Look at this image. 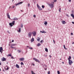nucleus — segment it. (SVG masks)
Here are the masks:
<instances>
[{"label": "nucleus", "mask_w": 74, "mask_h": 74, "mask_svg": "<svg viewBox=\"0 0 74 74\" xmlns=\"http://www.w3.org/2000/svg\"><path fill=\"white\" fill-rule=\"evenodd\" d=\"M54 3V2H51V4H48L49 7L51 8H52L53 7Z\"/></svg>", "instance_id": "f257e3e1"}, {"label": "nucleus", "mask_w": 74, "mask_h": 74, "mask_svg": "<svg viewBox=\"0 0 74 74\" xmlns=\"http://www.w3.org/2000/svg\"><path fill=\"white\" fill-rule=\"evenodd\" d=\"M28 35L29 37V38H31V37H32V32H29Z\"/></svg>", "instance_id": "f03ea898"}, {"label": "nucleus", "mask_w": 74, "mask_h": 74, "mask_svg": "<svg viewBox=\"0 0 74 74\" xmlns=\"http://www.w3.org/2000/svg\"><path fill=\"white\" fill-rule=\"evenodd\" d=\"M33 60H34L36 61V62H38V63H40V61H39V60L36 59V58H33Z\"/></svg>", "instance_id": "7ed1b4c3"}, {"label": "nucleus", "mask_w": 74, "mask_h": 74, "mask_svg": "<svg viewBox=\"0 0 74 74\" xmlns=\"http://www.w3.org/2000/svg\"><path fill=\"white\" fill-rule=\"evenodd\" d=\"M73 63V62L72 61V60H69V64L70 65H71L72 63Z\"/></svg>", "instance_id": "20e7f679"}, {"label": "nucleus", "mask_w": 74, "mask_h": 74, "mask_svg": "<svg viewBox=\"0 0 74 74\" xmlns=\"http://www.w3.org/2000/svg\"><path fill=\"white\" fill-rule=\"evenodd\" d=\"M32 33V34L33 35V36H35L36 35V32L34 31Z\"/></svg>", "instance_id": "39448f33"}, {"label": "nucleus", "mask_w": 74, "mask_h": 74, "mask_svg": "<svg viewBox=\"0 0 74 74\" xmlns=\"http://www.w3.org/2000/svg\"><path fill=\"white\" fill-rule=\"evenodd\" d=\"M7 15L8 16V18H9V19H11V18H10V16L9 13H8L7 14Z\"/></svg>", "instance_id": "423d86ee"}, {"label": "nucleus", "mask_w": 74, "mask_h": 74, "mask_svg": "<svg viewBox=\"0 0 74 74\" xmlns=\"http://www.w3.org/2000/svg\"><path fill=\"white\" fill-rule=\"evenodd\" d=\"M19 60L20 61H23L25 60V58H20Z\"/></svg>", "instance_id": "0eeeda50"}, {"label": "nucleus", "mask_w": 74, "mask_h": 74, "mask_svg": "<svg viewBox=\"0 0 74 74\" xmlns=\"http://www.w3.org/2000/svg\"><path fill=\"white\" fill-rule=\"evenodd\" d=\"M23 3V2H19L17 4H16V5H19V4H22Z\"/></svg>", "instance_id": "6e6552de"}, {"label": "nucleus", "mask_w": 74, "mask_h": 74, "mask_svg": "<svg viewBox=\"0 0 74 74\" xmlns=\"http://www.w3.org/2000/svg\"><path fill=\"white\" fill-rule=\"evenodd\" d=\"M40 33H47V32L44 31V30H42V31H40Z\"/></svg>", "instance_id": "1a4fd4ad"}, {"label": "nucleus", "mask_w": 74, "mask_h": 74, "mask_svg": "<svg viewBox=\"0 0 74 74\" xmlns=\"http://www.w3.org/2000/svg\"><path fill=\"white\" fill-rule=\"evenodd\" d=\"M6 60V58L3 57L2 59V61H3V62L4 61H5V60Z\"/></svg>", "instance_id": "9d476101"}, {"label": "nucleus", "mask_w": 74, "mask_h": 74, "mask_svg": "<svg viewBox=\"0 0 74 74\" xmlns=\"http://www.w3.org/2000/svg\"><path fill=\"white\" fill-rule=\"evenodd\" d=\"M2 50H3V48L2 47H0V52L1 53L2 52Z\"/></svg>", "instance_id": "9b49d317"}, {"label": "nucleus", "mask_w": 74, "mask_h": 74, "mask_svg": "<svg viewBox=\"0 0 74 74\" xmlns=\"http://www.w3.org/2000/svg\"><path fill=\"white\" fill-rule=\"evenodd\" d=\"M17 51L18 53H21V50H17Z\"/></svg>", "instance_id": "f8f14e48"}, {"label": "nucleus", "mask_w": 74, "mask_h": 74, "mask_svg": "<svg viewBox=\"0 0 74 74\" xmlns=\"http://www.w3.org/2000/svg\"><path fill=\"white\" fill-rule=\"evenodd\" d=\"M34 38H33L31 40V42H33V41H34Z\"/></svg>", "instance_id": "ddd939ff"}, {"label": "nucleus", "mask_w": 74, "mask_h": 74, "mask_svg": "<svg viewBox=\"0 0 74 74\" xmlns=\"http://www.w3.org/2000/svg\"><path fill=\"white\" fill-rule=\"evenodd\" d=\"M16 66L17 68H18V69H19V65H18V64H16Z\"/></svg>", "instance_id": "4468645a"}, {"label": "nucleus", "mask_w": 74, "mask_h": 74, "mask_svg": "<svg viewBox=\"0 0 74 74\" xmlns=\"http://www.w3.org/2000/svg\"><path fill=\"white\" fill-rule=\"evenodd\" d=\"M62 24H66V23L65 21H62Z\"/></svg>", "instance_id": "2eb2a0df"}, {"label": "nucleus", "mask_w": 74, "mask_h": 74, "mask_svg": "<svg viewBox=\"0 0 74 74\" xmlns=\"http://www.w3.org/2000/svg\"><path fill=\"white\" fill-rule=\"evenodd\" d=\"M9 25H10V26L11 27H12V26H13V25H12V23H9Z\"/></svg>", "instance_id": "dca6fc26"}, {"label": "nucleus", "mask_w": 74, "mask_h": 74, "mask_svg": "<svg viewBox=\"0 0 74 74\" xmlns=\"http://www.w3.org/2000/svg\"><path fill=\"white\" fill-rule=\"evenodd\" d=\"M15 21H12V24L13 25H15Z\"/></svg>", "instance_id": "f3484780"}, {"label": "nucleus", "mask_w": 74, "mask_h": 74, "mask_svg": "<svg viewBox=\"0 0 74 74\" xmlns=\"http://www.w3.org/2000/svg\"><path fill=\"white\" fill-rule=\"evenodd\" d=\"M13 20H18V18H14V19H13Z\"/></svg>", "instance_id": "a211bd4d"}, {"label": "nucleus", "mask_w": 74, "mask_h": 74, "mask_svg": "<svg viewBox=\"0 0 74 74\" xmlns=\"http://www.w3.org/2000/svg\"><path fill=\"white\" fill-rule=\"evenodd\" d=\"M71 16L73 17V18H74V15L73 14H71Z\"/></svg>", "instance_id": "6ab92c4d"}, {"label": "nucleus", "mask_w": 74, "mask_h": 74, "mask_svg": "<svg viewBox=\"0 0 74 74\" xmlns=\"http://www.w3.org/2000/svg\"><path fill=\"white\" fill-rule=\"evenodd\" d=\"M40 45L41 44H40V43H38L37 45V47H39V46H40Z\"/></svg>", "instance_id": "aec40b11"}, {"label": "nucleus", "mask_w": 74, "mask_h": 74, "mask_svg": "<svg viewBox=\"0 0 74 74\" xmlns=\"http://www.w3.org/2000/svg\"><path fill=\"white\" fill-rule=\"evenodd\" d=\"M38 39L37 40V41H39L40 40V38L39 37H38Z\"/></svg>", "instance_id": "412c9836"}, {"label": "nucleus", "mask_w": 74, "mask_h": 74, "mask_svg": "<svg viewBox=\"0 0 74 74\" xmlns=\"http://www.w3.org/2000/svg\"><path fill=\"white\" fill-rule=\"evenodd\" d=\"M45 50L46 52H48V49L46 48L45 49Z\"/></svg>", "instance_id": "4be33fe9"}, {"label": "nucleus", "mask_w": 74, "mask_h": 74, "mask_svg": "<svg viewBox=\"0 0 74 74\" xmlns=\"http://www.w3.org/2000/svg\"><path fill=\"white\" fill-rule=\"evenodd\" d=\"M71 57L70 56H69L68 59L69 60H70V59H71Z\"/></svg>", "instance_id": "5701e85b"}, {"label": "nucleus", "mask_w": 74, "mask_h": 74, "mask_svg": "<svg viewBox=\"0 0 74 74\" xmlns=\"http://www.w3.org/2000/svg\"><path fill=\"white\" fill-rule=\"evenodd\" d=\"M21 28H20L19 29L18 31V32H21Z\"/></svg>", "instance_id": "b1692460"}, {"label": "nucleus", "mask_w": 74, "mask_h": 74, "mask_svg": "<svg viewBox=\"0 0 74 74\" xmlns=\"http://www.w3.org/2000/svg\"><path fill=\"white\" fill-rule=\"evenodd\" d=\"M16 45V44H12L11 45H12V46H15V45Z\"/></svg>", "instance_id": "393cba45"}, {"label": "nucleus", "mask_w": 74, "mask_h": 74, "mask_svg": "<svg viewBox=\"0 0 74 74\" xmlns=\"http://www.w3.org/2000/svg\"><path fill=\"white\" fill-rule=\"evenodd\" d=\"M38 8L40 10H42V9L40 7H39Z\"/></svg>", "instance_id": "a878e982"}, {"label": "nucleus", "mask_w": 74, "mask_h": 74, "mask_svg": "<svg viewBox=\"0 0 74 74\" xmlns=\"http://www.w3.org/2000/svg\"><path fill=\"white\" fill-rule=\"evenodd\" d=\"M44 24L45 25H47V24H48V23H47V21H45L44 23Z\"/></svg>", "instance_id": "bb28decb"}, {"label": "nucleus", "mask_w": 74, "mask_h": 74, "mask_svg": "<svg viewBox=\"0 0 74 74\" xmlns=\"http://www.w3.org/2000/svg\"><path fill=\"white\" fill-rule=\"evenodd\" d=\"M64 48L65 49H67V48H66V47H65V45H64Z\"/></svg>", "instance_id": "cd10ccee"}, {"label": "nucleus", "mask_w": 74, "mask_h": 74, "mask_svg": "<svg viewBox=\"0 0 74 74\" xmlns=\"http://www.w3.org/2000/svg\"><path fill=\"white\" fill-rule=\"evenodd\" d=\"M10 47H11V48H12V49H13V48H15V47H13L12 46H10Z\"/></svg>", "instance_id": "c85d7f7f"}, {"label": "nucleus", "mask_w": 74, "mask_h": 74, "mask_svg": "<svg viewBox=\"0 0 74 74\" xmlns=\"http://www.w3.org/2000/svg\"><path fill=\"white\" fill-rule=\"evenodd\" d=\"M57 73L58 74H60V72L59 71H57Z\"/></svg>", "instance_id": "c756f323"}, {"label": "nucleus", "mask_w": 74, "mask_h": 74, "mask_svg": "<svg viewBox=\"0 0 74 74\" xmlns=\"http://www.w3.org/2000/svg\"><path fill=\"white\" fill-rule=\"evenodd\" d=\"M42 8H44V5H42Z\"/></svg>", "instance_id": "7c9ffc66"}, {"label": "nucleus", "mask_w": 74, "mask_h": 74, "mask_svg": "<svg viewBox=\"0 0 74 74\" xmlns=\"http://www.w3.org/2000/svg\"><path fill=\"white\" fill-rule=\"evenodd\" d=\"M21 27H22H22H23V24H21Z\"/></svg>", "instance_id": "2f4dec72"}, {"label": "nucleus", "mask_w": 74, "mask_h": 74, "mask_svg": "<svg viewBox=\"0 0 74 74\" xmlns=\"http://www.w3.org/2000/svg\"><path fill=\"white\" fill-rule=\"evenodd\" d=\"M33 16L34 18H36V15H34Z\"/></svg>", "instance_id": "473e14b6"}, {"label": "nucleus", "mask_w": 74, "mask_h": 74, "mask_svg": "<svg viewBox=\"0 0 74 74\" xmlns=\"http://www.w3.org/2000/svg\"><path fill=\"white\" fill-rule=\"evenodd\" d=\"M29 49H33V48H32V47H29Z\"/></svg>", "instance_id": "72a5a7b5"}, {"label": "nucleus", "mask_w": 74, "mask_h": 74, "mask_svg": "<svg viewBox=\"0 0 74 74\" xmlns=\"http://www.w3.org/2000/svg\"><path fill=\"white\" fill-rule=\"evenodd\" d=\"M21 65H23V63L22 62H21Z\"/></svg>", "instance_id": "f704fd0d"}, {"label": "nucleus", "mask_w": 74, "mask_h": 74, "mask_svg": "<svg viewBox=\"0 0 74 74\" xmlns=\"http://www.w3.org/2000/svg\"><path fill=\"white\" fill-rule=\"evenodd\" d=\"M8 56H11V54H9L8 55Z\"/></svg>", "instance_id": "c9c22d12"}, {"label": "nucleus", "mask_w": 74, "mask_h": 74, "mask_svg": "<svg viewBox=\"0 0 74 74\" xmlns=\"http://www.w3.org/2000/svg\"><path fill=\"white\" fill-rule=\"evenodd\" d=\"M48 74H50V71H48V73H47Z\"/></svg>", "instance_id": "e433bc0d"}, {"label": "nucleus", "mask_w": 74, "mask_h": 74, "mask_svg": "<svg viewBox=\"0 0 74 74\" xmlns=\"http://www.w3.org/2000/svg\"><path fill=\"white\" fill-rule=\"evenodd\" d=\"M37 7L38 8L40 7L39 5H38V4H37Z\"/></svg>", "instance_id": "4c0bfd02"}, {"label": "nucleus", "mask_w": 74, "mask_h": 74, "mask_svg": "<svg viewBox=\"0 0 74 74\" xmlns=\"http://www.w3.org/2000/svg\"><path fill=\"white\" fill-rule=\"evenodd\" d=\"M60 10H61V9L60 8H59V11H60Z\"/></svg>", "instance_id": "58836bf2"}, {"label": "nucleus", "mask_w": 74, "mask_h": 74, "mask_svg": "<svg viewBox=\"0 0 74 74\" xmlns=\"http://www.w3.org/2000/svg\"><path fill=\"white\" fill-rule=\"evenodd\" d=\"M43 42V40H42L40 42Z\"/></svg>", "instance_id": "ea45409f"}, {"label": "nucleus", "mask_w": 74, "mask_h": 74, "mask_svg": "<svg viewBox=\"0 0 74 74\" xmlns=\"http://www.w3.org/2000/svg\"><path fill=\"white\" fill-rule=\"evenodd\" d=\"M7 32L8 33H9V34H10V32H9V31H7Z\"/></svg>", "instance_id": "a19ab883"}, {"label": "nucleus", "mask_w": 74, "mask_h": 74, "mask_svg": "<svg viewBox=\"0 0 74 74\" xmlns=\"http://www.w3.org/2000/svg\"><path fill=\"white\" fill-rule=\"evenodd\" d=\"M28 7H30V4H29V3L28 4Z\"/></svg>", "instance_id": "79ce46f5"}, {"label": "nucleus", "mask_w": 74, "mask_h": 74, "mask_svg": "<svg viewBox=\"0 0 74 74\" xmlns=\"http://www.w3.org/2000/svg\"><path fill=\"white\" fill-rule=\"evenodd\" d=\"M14 42V40H12V42Z\"/></svg>", "instance_id": "37998d69"}, {"label": "nucleus", "mask_w": 74, "mask_h": 74, "mask_svg": "<svg viewBox=\"0 0 74 74\" xmlns=\"http://www.w3.org/2000/svg\"><path fill=\"white\" fill-rule=\"evenodd\" d=\"M69 2H71V0H69Z\"/></svg>", "instance_id": "c03bdc74"}, {"label": "nucleus", "mask_w": 74, "mask_h": 74, "mask_svg": "<svg viewBox=\"0 0 74 74\" xmlns=\"http://www.w3.org/2000/svg\"><path fill=\"white\" fill-rule=\"evenodd\" d=\"M71 35H73V33H71Z\"/></svg>", "instance_id": "a18cd8bd"}, {"label": "nucleus", "mask_w": 74, "mask_h": 74, "mask_svg": "<svg viewBox=\"0 0 74 74\" xmlns=\"http://www.w3.org/2000/svg\"><path fill=\"white\" fill-rule=\"evenodd\" d=\"M8 69H9V68H8V67H7L6 69V70H8Z\"/></svg>", "instance_id": "49530a36"}, {"label": "nucleus", "mask_w": 74, "mask_h": 74, "mask_svg": "<svg viewBox=\"0 0 74 74\" xmlns=\"http://www.w3.org/2000/svg\"><path fill=\"white\" fill-rule=\"evenodd\" d=\"M66 15L68 16V17H69V16L68 14H66Z\"/></svg>", "instance_id": "de8ad7c7"}, {"label": "nucleus", "mask_w": 74, "mask_h": 74, "mask_svg": "<svg viewBox=\"0 0 74 74\" xmlns=\"http://www.w3.org/2000/svg\"><path fill=\"white\" fill-rule=\"evenodd\" d=\"M54 2H56V0H54Z\"/></svg>", "instance_id": "09e8293b"}, {"label": "nucleus", "mask_w": 74, "mask_h": 74, "mask_svg": "<svg viewBox=\"0 0 74 74\" xmlns=\"http://www.w3.org/2000/svg\"><path fill=\"white\" fill-rule=\"evenodd\" d=\"M53 42L54 44H55V40H53Z\"/></svg>", "instance_id": "8fccbe9b"}, {"label": "nucleus", "mask_w": 74, "mask_h": 74, "mask_svg": "<svg viewBox=\"0 0 74 74\" xmlns=\"http://www.w3.org/2000/svg\"><path fill=\"white\" fill-rule=\"evenodd\" d=\"M72 23H73V24H74V22H72Z\"/></svg>", "instance_id": "3c124183"}, {"label": "nucleus", "mask_w": 74, "mask_h": 74, "mask_svg": "<svg viewBox=\"0 0 74 74\" xmlns=\"http://www.w3.org/2000/svg\"><path fill=\"white\" fill-rule=\"evenodd\" d=\"M11 58L12 59H14V58H13V57H12V56Z\"/></svg>", "instance_id": "603ef678"}, {"label": "nucleus", "mask_w": 74, "mask_h": 74, "mask_svg": "<svg viewBox=\"0 0 74 74\" xmlns=\"http://www.w3.org/2000/svg\"><path fill=\"white\" fill-rule=\"evenodd\" d=\"M49 57H50V58H51V55H49Z\"/></svg>", "instance_id": "864d4df0"}, {"label": "nucleus", "mask_w": 74, "mask_h": 74, "mask_svg": "<svg viewBox=\"0 0 74 74\" xmlns=\"http://www.w3.org/2000/svg\"><path fill=\"white\" fill-rule=\"evenodd\" d=\"M27 47H30V46H27Z\"/></svg>", "instance_id": "5fc2aeb1"}, {"label": "nucleus", "mask_w": 74, "mask_h": 74, "mask_svg": "<svg viewBox=\"0 0 74 74\" xmlns=\"http://www.w3.org/2000/svg\"><path fill=\"white\" fill-rule=\"evenodd\" d=\"M33 64V66H35V64Z\"/></svg>", "instance_id": "6e6d98bb"}, {"label": "nucleus", "mask_w": 74, "mask_h": 74, "mask_svg": "<svg viewBox=\"0 0 74 74\" xmlns=\"http://www.w3.org/2000/svg\"><path fill=\"white\" fill-rule=\"evenodd\" d=\"M14 6H13L12 7L13 8H14Z\"/></svg>", "instance_id": "4d7b16f0"}, {"label": "nucleus", "mask_w": 74, "mask_h": 74, "mask_svg": "<svg viewBox=\"0 0 74 74\" xmlns=\"http://www.w3.org/2000/svg\"><path fill=\"white\" fill-rule=\"evenodd\" d=\"M1 64V62H0V65Z\"/></svg>", "instance_id": "13d9d810"}, {"label": "nucleus", "mask_w": 74, "mask_h": 74, "mask_svg": "<svg viewBox=\"0 0 74 74\" xmlns=\"http://www.w3.org/2000/svg\"><path fill=\"white\" fill-rule=\"evenodd\" d=\"M72 44H74V42H73L72 43Z\"/></svg>", "instance_id": "bf43d9fd"}, {"label": "nucleus", "mask_w": 74, "mask_h": 74, "mask_svg": "<svg viewBox=\"0 0 74 74\" xmlns=\"http://www.w3.org/2000/svg\"><path fill=\"white\" fill-rule=\"evenodd\" d=\"M3 71H4V72H5V71H4V70H3Z\"/></svg>", "instance_id": "052dcab7"}, {"label": "nucleus", "mask_w": 74, "mask_h": 74, "mask_svg": "<svg viewBox=\"0 0 74 74\" xmlns=\"http://www.w3.org/2000/svg\"><path fill=\"white\" fill-rule=\"evenodd\" d=\"M63 64H64V62H62Z\"/></svg>", "instance_id": "680f3d73"}, {"label": "nucleus", "mask_w": 74, "mask_h": 74, "mask_svg": "<svg viewBox=\"0 0 74 74\" xmlns=\"http://www.w3.org/2000/svg\"><path fill=\"white\" fill-rule=\"evenodd\" d=\"M14 0H12V2H13L14 1Z\"/></svg>", "instance_id": "e2e57ef3"}, {"label": "nucleus", "mask_w": 74, "mask_h": 74, "mask_svg": "<svg viewBox=\"0 0 74 74\" xmlns=\"http://www.w3.org/2000/svg\"><path fill=\"white\" fill-rule=\"evenodd\" d=\"M21 11H22V12H23V11L22 10H21Z\"/></svg>", "instance_id": "0e129e2a"}, {"label": "nucleus", "mask_w": 74, "mask_h": 74, "mask_svg": "<svg viewBox=\"0 0 74 74\" xmlns=\"http://www.w3.org/2000/svg\"><path fill=\"white\" fill-rule=\"evenodd\" d=\"M15 50H16V49H15Z\"/></svg>", "instance_id": "69168bd1"}, {"label": "nucleus", "mask_w": 74, "mask_h": 74, "mask_svg": "<svg viewBox=\"0 0 74 74\" xmlns=\"http://www.w3.org/2000/svg\"><path fill=\"white\" fill-rule=\"evenodd\" d=\"M60 60H62V59H61V58H60Z\"/></svg>", "instance_id": "338daca9"}, {"label": "nucleus", "mask_w": 74, "mask_h": 74, "mask_svg": "<svg viewBox=\"0 0 74 74\" xmlns=\"http://www.w3.org/2000/svg\"><path fill=\"white\" fill-rule=\"evenodd\" d=\"M0 71H1V69L0 68Z\"/></svg>", "instance_id": "774afa93"}]
</instances>
